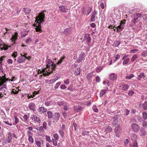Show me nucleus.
Wrapping results in <instances>:
<instances>
[{"label":"nucleus","mask_w":147,"mask_h":147,"mask_svg":"<svg viewBox=\"0 0 147 147\" xmlns=\"http://www.w3.org/2000/svg\"><path fill=\"white\" fill-rule=\"evenodd\" d=\"M44 11L45 12L46 11L40 12L38 15L35 18L36 21L34 25L36 27L35 29L37 32H42L40 24L45 21V15L44 13Z\"/></svg>","instance_id":"nucleus-1"},{"label":"nucleus","mask_w":147,"mask_h":147,"mask_svg":"<svg viewBox=\"0 0 147 147\" xmlns=\"http://www.w3.org/2000/svg\"><path fill=\"white\" fill-rule=\"evenodd\" d=\"M56 65L54 64V63L51 60L48 59L47 62V67L42 70L43 75L45 76L49 75L53 71L55 70Z\"/></svg>","instance_id":"nucleus-2"},{"label":"nucleus","mask_w":147,"mask_h":147,"mask_svg":"<svg viewBox=\"0 0 147 147\" xmlns=\"http://www.w3.org/2000/svg\"><path fill=\"white\" fill-rule=\"evenodd\" d=\"M131 128L135 132H137L139 131L140 127L137 124L133 123L131 125Z\"/></svg>","instance_id":"nucleus-3"},{"label":"nucleus","mask_w":147,"mask_h":147,"mask_svg":"<svg viewBox=\"0 0 147 147\" xmlns=\"http://www.w3.org/2000/svg\"><path fill=\"white\" fill-rule=\"evenodd\" d=\"M8 80V79L6 78L5 75L0 77V86L3 85L6 81Z\"/></svg>","instance_id":"nucleus-4"},{"label":"nucleus","mask_w":147,"mask_h":147,"mask_svg":"<svg viewBox=\"0 0 147 147\" xmlns=\"http://www.w3.org/2000/svg\"><path fill=\"white\" fill-rule=\"evenodd\" d=\"M142 16V15L140 13H136L134 15L133 22L135 24L136 22V20H138V18H140Z\"/></svg>","instance_id":"nucleus-5"},{"label":"nucleus","mask_w":147,"mask_h":147,"mask_svg":"<svg viewBox=\"0 0 147 147\" xmlns=\"http://www.w3.org/2000/svg\"><path fill=\"white\" fill-rule=\"evenodd\" d=\"M91 15L90 21L92 22H94L96 18H97V17L96 16V15H97V12L95 10L92 13Z\"/></svg>","instance_id":"nucleus-6"},{"label":"nucleus","mask_w":147,"mask_h":147,"mask_svg":"<svg viewBox=\"0 0 147 147\" xmlns=\"http://www.w3.org/2000/svg\"><path fill=\"white\" fill-rule=\"evenodd\" d=\"M85 57V53L84 52H82L80 54L78 58V63L81 62L82 60L84 59Z\"/></svg>","instance_id":"nucleus-7"},{"label":"nucleus","mask_w":147,"mask_h":147,"mask_svg":"<svg viewBox=\"0 0 147 147\" xmlns=\"http://www.w3.org/2000/svg\"><path fill=\"white\" fill-rule=\"evenodd\" d=\"M4 87H2L0 88V91L1 92V93H3L4 95H7V94L8 92L7 90V88L5 87L6 86V84L4 85Z\"/></svg>","instance_id":"nucleus-8"},{"label":"nucleus","mask_w":147,"mask_h":147,"mask_svg":"<svg viewBox=\"0 0 147 147\" xmlns=\"http://www.w3.org/2000/svg\"><path fill=\"white\" fill-rule=\"evenodd\" d=\"M32 120H34L35 122H37L39 124L41 123V121L40 119L38 117H37L36 115H32Z\"/></svg>","instance_id":"nucleus-9"},{"label":"nucleus","mask_w":147,"mask_h":147,"mask_svg":"<svg viewBox=\"0 0 147 147\" xmlns=\"http://www.w3.org/2000/svg\"><path fill=\"white\" fill-rule=\"evenodd\" d=\"M121 128L119 125L117 126L115 128V135L117 137H119V134L121 131Z\"/></svg>","instance_id":"nucleus-10"},{"label":"nucleus","mask_w":147,"mask_h":147,"mask_svg":"<svg viewBox=\"0 0 147 147\" xmlns=\"http://www.w3.org/2000/svg\"><path fill=\"white\" fill-rule=\"evenodd\" d=\"M119 88L120 89L123 90H126L128 89L129 86L127 84H122L119 85Z\"/></svg>","instance_id":"nucleus-11"},{"label":"nucleus","mask_w":147,"mask_h":147,"mask_svg":"<svg viewBox=\"0 0 147 147\" xmlns=\"http://www.w3.org/2000/svg\"><path fill=\"white\" fill-rule=\"evenodd\" d=\"M130 137L131 140L133 142H137L138 138L136 134L131 133L130 134Z\"/></svg>","instance_id":"nucleus-12"},{"label":"nucleus","mask_w":147,"mask_h":147,"mask_svg":"<svg viewBox=\"0 0 147 147\" xmlns=\"http://www.w3.org/2000/svg\"><path fill=\"white\" fill-rule=\"evenodd\" d=\"M3 43L0 44V49L1 50H7L8 49L9 47L3 42ZM9 47H10V46Z\"/></svg>","instance_id":"nucleus-13"},{"label":"nucleus","mask_w":147,"mask_h":147,"mask_svg":"<svg viewBox=\"0 0 147 147\" xmlns=\"http://www.w3.org/2000/svg\"><path fill=\"white\" fill-rule=\"evenodd\" d=\"M73 109L75 111L78 112L82 110V108L81 106L79 105H78L75 106L74 107Z\"/></svg>","instance_id":"nucleus-14"},{"label":"nucleus","mask_w":147,"mask_h":147,"mask_svg":"<svg viewBox=\"0 0 147 147\" xmlns=\"http://www.w3.org/2000/svg\"><path fill=\"white\" fill-rule=\"evenodd\" d=\"M54 119L55 121L57 122L59 119L60 115L58 113H54Z\"/></svg>","instance_id":"nucleus-15"},{"label":"nucleus","mask_w":147,"mask_h":147,"mask_svg":"<svg viewBox=\"0 0 147 147\" xmlns=\"http://www.w3.org/2000/svg\"><path fill=\"white\" fill-rule=\"evenodd\" d=\"M117 75L114 73L111 74L109 75V78L110 80H114L117 79Z\"/></svg>","instance_id":"nucleus-16"},{"label":"nucleus","mask_w":147,"mask_h":147,"mask_svg":"<svg viewBox=\"0 0 147 147\" xmlns=\"http://www.w3.org/2000/svg\"><path fill=\"white\" fill-rule=\"evenodd\" d=\"M12 134L11 132H9L8 134V136L6 139V141L8 142V143H10L11 142V140L12 138Z\"/></svg>","instance_id":"nucleus-17"},{"label":"nucleus","mask_w":147,"mask_h":147,"mask_svg":"<svg viewBox=\"0 0 147 147\" xmlns=\"http://www.w3.org/2000/svg\"><path fill=\"white\" fill-rule=\"evenodd\" d=\"M105 90H101L100 93V97L102 96L108 90V88L107 87H105Z\"/></svg>","instance_id":"nucleus-18"},{"label":"nucleus","mask_w":147,"mask_h":147,"mask_svg":"<svg viewBox=\"0 0 147 147\" xmlns=\"http://www.w3.org/2000/svg\"><path fill=\"white\" fill-rule=\"evenodd\" d=\"M18 33L17 32H15L14 34L12 35V36L11 38V40L12 42H15L16 40L18 38Z\"/></svg>","instance_id":"nucleus-19"},{"label":"nucleus","mask_w":147,"mask_h":147,"mask_svg":"<svg viewBox=\"0 0 147 147\" xmlns=\"http://www.w3.org/2000/svg\"><path fill=\"white\" fill-rule=\"evenodd\" d=\"M38 111L41 113H44L47 112V109L41 107L39 108Z\"/></svg>","instance_id":"nucleus-20"},{"label":"nucleus","mask_w":147,"mask_h":147,"mask_svg":"<svg viewBox=\"0 0 147 147\" xmlns=\"http://www.w3.org/2000/svg\"><path fill=\"white\" fill-rule=\"evenodd\" d=\"M59 10L62 12H66L67 9L64 6L61 5L59 7Z\"/></svg>","instance_id":"nucleus-21"},{"label":"nucleus","mask_w":147,"mask_h":147,"mask_svg":"<svg viewBox=\"0 0 147 147\" xmlns=\"http://www.w3.org/2000/svg\"><path fill=\"white\" fill-rule=\"evenodd\" d=\"M124 26L120 24L117 27L115 28V29L116 28L117 32H118L122 30L124 28Z\"/></svg>","instance_id":"nucleus-22"},{"label":"nucleus","mask_w":147,"mask_h":147,"mask_svg":"<svg viewBox=\"0 0 147 147\" xmlns=\"http://www.w3.org/2000/svg\"><path fill=\"white\" fill-rule=\"evenodd\" d=\"M146 75L143 72L141 73L137 77V78L138 80H141L142 77L143 78L145 77Z\"/></svg>","instance_id":"nucleus-23"},{"label":"nucleus","mask_w":147,"mask_h":147,"mask_svg":"<svg viewBox=\"0 0 147 147\" xmlns=\"http://www.w3.org/2000/svg\"><path fill=\"white\" fill-rule=\"evenodd\" d=\"M25 60V58L22 57L21 56H20L18 57L17 62L19 63H20L24 62Z\"/></svg>","instance_id":"nucleus-24"},{"label":"nucleus","mask_w":147,"mask_h":147,"mask_svg":"<svg viewBox=\"0 0 147 147\" xmlns=\"http://www.w3.org/2000/svg\"><path fill=\"white\" fill-rule=\"evenodd\" d=\"M118 118L117 117H114L113 118L112 124L114 127H115L116 125L118 124Z\"/></svg>","instance_id":"nucleus-25"},{"label":"nucleus","mask_w":147,"mask_h":147,"mask_svg":"<svg viewBox=\"0 0 147 147\" xmlns=\"http://www.w3.org/2000/svg\"><path fill=\"white\" fill-rule=\"evenodd\" d=\"M35 107V104L34 103H31L29 105V108L33 111L36 110Z\"/></svg>","instance_id":"nucleus-26"},{"label":"nucleus","mask_w":147,"mask_h":147,"mask_svg":"<svg viewBox=\"0 0 147 147\" xmlns=\"http://www.w3.org/2000/svg\"><path fill=\"white\" fill-rule=\"evenodd\" d=\"M71 28H66L64 30L63 33L66 34L70 33L71 32Z\"/></svg>","instance_id":"nucleus-27"},{"label":"nucleus","mask_w":147,"mask_h":147,"mask_svg":"<svg viewBox=\"0 0 147 147\" xmlns=\"http://www.w3.org/2000/svg\"><path fill=\"white\" fill-rule=\"evenodd\" d=\"M94 73V71H92L90 73H88L87 76V78L89 80L90 78L92 77V75H95V74H93Z\"/></svg>","instance_id":"nucleus-28"},{"label":"nucleus","mask_w":147,"mask_h":147,"mask_svg":"<svg viewBox=\"0 0 147 147\" xmlns=\"http://www.w3.org/2000/svg\"><path fill=\"white\" fill-rule=\"evenodd\" d=\"M129 147H138L137 142H134L132 144H130Z\"/></svg>","instance_id":"nucleus-29"},{"label":"nucleus","mask_w":147,"mask_h":147,"mask_svg":"<svg viewBox=\"0 0 147 147\" xmlns=\"http://www.w3.org/2000/svg\"><path fill=\"white\" fill-rule=\"evenodd\" d=\"M23 11L26 14L29 13L31 11V9L28 8H23Z\"/></svg>","instance_id":"nucleus-30"},{"label":"nucleus","mask_w":147,"mask_h":147,"mask_svg":"<svg viewBox=\"0 0 147 147\" xmlns=\"http://www.w3.org/2000/svg\"><path fill=\"white\" fill-rule=\"evenodd\" d=\"M58 132L61 138H63L64 135V132L63 130L62 129L60 130Z\"/></svg>","instance_id":"nucleus-31"},{"label":"nucleus","mask_w":147,"mask_h":147,"mask_svg":"<svg viewBox=\"0 0 147 147\" xmlns=\"http://www.w3.org/2000/svg\"><path fill=\"white\" fill-rule=\"evenodd\" d=\"M47 115L49 119H51L53 117V113L52 112L50 111H49L47 112Z\"/></svg>","instance_id":"nucleus-32"},{"label":"nucleus","mask_w":147,"mask_h":147,"mask_svg":"<svg viewBox=\"0 0 147 147\" xmlns=\"http://www.w3.org/2000/svg\"><path fill=\"white\" fill-rule=\"evenodd\" d=\"M65 57L64 56H63L61 57L60 59L58 61L57 63V65H59L65 59Z\"/></svg>","instance_id":"nucleus-33"},{"label":"nucleus","mask_w":147,"mask_h":147,"mask_svg":"<svg viewBox=\"0 0 147 147\" xmlns=\"http://www.w3.org/2000/svg\"><path fill=\"white\" fill-rule=\"evenodd\" d=\"M19 90V89H18L17 88H16V89H12L11 92L12 94H17L18 92V90Z\"/></svg>","instance_id":"nucleus-34"},{"label":"nucleus","mask_w":147,"mask_h":147,"mask_svg":"<svg viewBox=\"0 0 147 147\" xmlns=\"http://www.w3.org/2000/svg\"><path fill=\"white\" fill-rule=\"evenodd\" d=\"M129 60V58H126L124 60V61L123 62V65H125L127 64Z\"/></svg>","instance_id":"nucleus-35"},{"label":"nucleus","mask_w":147,"mask_h":147,"mask_svg":"<svg viewBox=\"0 0 147 147\" xmlns=\"http://www.w3.org/2000/svg\"><path fill=\"white\" fill-rule=\"evenodd\" d=\"M28 140L30 144H32L34 142V139L32 136H30L28 137Z\"/></svg>","instance_id":"nucleus-36"},{"label":"nucleus","mask_w":147,"mask_h":147,"mask_svg":"<svg viewBox=\"0 0 147 147\" xmlns=\"http://www.w3.org/2000/svg\"><path fill=\"white\" fill-rule=\"evenodd\" d=\"M142 117L144 120L147 119V113H146L145 112H144L143 113Z\"/></svg>","instance_id":"nucleus-37"},{"label":"nucleus","mask_w":147,"mask_h":147,"mask_svg":"<svg viewBox=\"0 0 147 147\" xmlns=\"http://www.w3.org/2000/svg\"><path fill=\"white\" fill-rule=\"evenodd\" d=\"M103 83L104 85H106L107 86H109L110 85V82L109 81L107 80L104 81Z\"/></svg>","instance_id":"nucleus-38"},{"label":"nucleus","mask_w":147,"mask_h":147,"mask_svg":"<svg viewBox=\"0 0 147 147\" xmlns=\"http://www.w3.org/2000/svg\"><path fill=\"white\" fill-rule=\"evenodd\" d=\"M53 137L56 140H58L59 139V136L57 133H55L53 134Z\"/></svg>","instance_id":"nucleus-39"},{"label":"nucleus","mask_w":147,"mask_h":147,"mask_svg":"<svg viewBox=\"0 0 147 147\" xmlns=\"http://www.w3.org/2000/svg\"><path fill=\"white\" fill-rule=\"evenodd\" d=\"M138 58V56L136 55H135L132 57L131 59V61L133 62L135 61V60L137 59Z\"/></svg>","instance_id":"nucleus-40"},{"label":"nucleus","mask_w":147,"mask_h":147,"mask_svg":"<svg viewBox=\"0 0 147 147\" xmlns=\"http://www.w3.org/2000/svg\"><path fill=\"white\" fill-rule=\"evenodd\" d=\"M134 75L133 74H130L129 75L127 76H126L125 78L128 80L130 79L131 78L134 77Z\"/></svg>","instance_id":"nucleus-41"},{"label":"nucleus","mask_w":147,"mask_h":147,"mask_svg":"<svg viewBox=\"0 0 147 147\" xmlns=\"http://www.w3.org/2000/svg\"><path fill=\"white\" fill-rule=\"evenodd\" d=\"M69 105H64L63 109L65 111L67 112V111L69 110Z\"/></svg>","instance_id":"nucleus-42"},{"label":"nucleus","mask_w":147,"mask_h":147,"mask_svg":"<svg viewBox=\"0 0 147 147\" xmlns=\"http://www.w3.org/2000/svg\"><path fill=\"white\" fill-rule=\"evenodd\" d=\"M92 8L90 7H88V9L86 10L87 12V15H88L92 11Z\"/></svg>","instance_id":"nucleus-43"},{"label":"nucleus","mask_w":147,"mask_h":147,"mask_svg":"<svg viewBox=\"0 0 147 147\" xmlns=\"http://www.w3.org/2000/svg\"><path fill=\"white\" fill-rule=\"evenodd\" d=\"M103 69V67L99 66L97 67L96 69V71L98 73L100 72Z\"/></svg>","instance_id":"nucleus-44"},{"label":"nucleus","mask_w":147,"mask_h":147,"mask_svg":"<svg viewBox=\"0 0 147 147\" xmlns=\"http://www.w3.org/2000/svg\"><path fill=\"white\" fill-rule=\"evenodd\" d=\"M42 127L45 129H47V123L46 121H44L43 122Z\"/></svg>","instance_id":"nucleus-45"},{"label":"nucleus","mask_w":147,"mask_h":147,"mask_svg":"<svg viewBox=\"0 0 147 147\" xmlns=\"http://www.w3.org/2000/svg\"><path fill=\"white\" fill-rule=\"evenodd\" d=\"M141 55L143 57H146L147 56V51H144L142 53Z\"/></svg>","instance_id":"nucleus-46"},{"label":"nucleus","mask_w":147,"mask_h":147,"mask_svg":"<svg viewBox=\"0 0 147 147\" xmlns=\"http://www.w3.org/2000/svg\"><path fill=\"white\" fill-rule=\"evenodd\" d=\"M92 109L95 112H97L98 111V109L96 105H94L92 107Z\"/></svg>","instance_id":"nucleus-47"},{"label":"nucleus","mask_w":147,"mask_h":147,"mask_svg":"<svg viewBox=\"0 0 147 147\" xmlns=\"http://www.w3.org/2000/svg\"><path fill=\"white\" fill-rule=\"evenodd\" d=\"M143 108L144 110H146L147 109V102H145L143 105Z\"/></svg>","instance_id":"nucleus-48"},{"label":"nucleus","mask_w":147,"mask_h":147,"mask_svg":"<svg viewBox=\"0 0 147 147\" xmlns=\"http://www.w3.org/2000/svg\"><path fill=\"white\" fill-rule=\"evenodd\" d=\"M35 144L38 147H41V143L40 142L37 140L36 141Z\"/></svg>","instance_id":"nucleus-49"},{"label":"nucleus","mask_w":147,"mask_h":147,"mask_svg":"<svg viewBox=\"0 0 147 147\" xmlns=\"http://www.w3.org/2000/svg\"><path fill=\"white\" fill-rule=\"evenodd\" d=\"M120 43V42L119 41H115L113 44L114 45L115 47H117Z\"/></svg>","instance_id":"nucleus-50"},{"label":"nucleus","mask_w":147,"mask_h":147,"mask_svg":"<svg viewBox=\"0 0 147 147\" xmlns=\"http://www.w3.org/2000/svg\"><path fill=\"white\" fill-rule=\"evenodd\" d=\"M35 129H36L37 131H42L44 130V128L42 127V126H41L39 127L38 128H35Z\"/></svg>","instance_id":"nucleus-51"},{"label":"nucleus","mask_w":147,"mask_h":147,"mask_svg":"<svg viewBox=\"0 0 147 147\" xmlns=\"http://www.w3.org/2000/svg\"><path fill=\"white\" fill-rule=\"evenodd\" d=\"M46 140L49 142H51V139L50 137L48 136H45Z\"/></svg>","instance_id":"nucleus-52"},{"label":"nucleus","mask_w":147,"mask_h":147,"mask_svg":"<svg viewBox=\"0 0 147 147\" xmlns=\"http://www.w3.org/2000/svg\"><path fill=\"white\" fill-rule=\"evenodd\" d=\"M60 84L61 83L60 82H58L55 84V86L54 87V88L55 89L58 88L59 86L60 85Z\"/></svg>","instance_id":"nucleus-53"},{"label":"nucleus","mask_w":147,"mask_h":147,"mask_svg":"<svg viewBox=\"0 0 147 147\" xmlns=\"http://www.w3.org/2000/svg\"><path fill=\"white\" fill-rule=\"evenodd\" d=\"M27 53L24 54V55H22V54H21V56L22 57H23L24 58H25V60L26 59H29V58H28L27 57H26Z\"/></svg>","instance_id":"nucleus-54"},{"label":"nucleus","mask_w":147,"mask_h":147,"mask_svg":"<svg viewBox=\"0 0 147 147\" xmlns=\"http://www.w3.org/2000/svg\"><path fill=\"white\" fill-rule=\"evenodd\" d=\"M86 9L85 8H82V11H81L82 13L84 15H85V14H86Z\"/></svg>","instance_id":"nucleus-55"},{"label":"nucleus","mask_w":147,"mask_h":147,"mask_svg":"<svg viewBox=\"0 0 147 147\" xmlns=\"http://www.w3.org/2000/svg\"><path fill=\"white\" fill-rule=\"evenodd\" d=\"M27 134L28 137L32 136V133L30 131L28 130L27 132Z\"/></svg>","instance_id":"nucleus-56"},{"label":"nucleus","mask_w":147,"mask_h":147,"mask_svg":"<svg viewBox=\"0 0 147 147\" xmlns=\"http://www.w3.org/2000/svg\"><path fill=\"white\" fill-rule=\"evenodd\" d=\"M138 50L137 49H134L131 50L130 51V53H135L137 52Z\"/></svg>","instance_id":"nucleus-57"},{"label":"nucleus","mask_w":147,"mask_h":147,"mask_svg":"<svg viewBox=\"0 0 147 147\" xmlns=\"http://www.w3.org/2000/svg\"><path fill=\"white\" fill-rule=\"evenodd\" d=\"M134 94V92L132 90H130L129 91L128 94L129 96H132Z\"/></svg>","instance_id":"nucleus-58"},{"label":"nucleus","mask_w":147,"mask_h":147,"mask_svg":"<svg viewBox=\"0 0 147 147\" xmlns=\"http://www.w3.org/2000/svg\"><path fill=\"white\" fill-rule=\"evenodd\" d=\"M126 21V20H122L120 22V24L122 25V26H124V25L125 24V22Z\"/></svg>","instance_id":"nucleus-59"},{"label":"nucleus","mask_w":147,"mask_h":147,"mask_svg":"<svg viewBox=\"0 0 147 147\" xmlns=\"http://www.w3.org/2000/svg\"><path fill=\"white\" fill-rule=\"evenodd\" d=\"M120 55H119L118 54L115 57V60H114V61H116L117 60L119 59L120 58Z\"/></svg>","instance_id":"nucleus-60"},{"label":"nucleus","mask_w":147,"mask_h":147,"mask_svg":"<svg viewBox=\"0 0 147 147\" xmlns=\"http://www.w3.org/2000/svg\"><path fill=\"white\" fill-rule=\"evenodd\" d=\"M15 124H18L19 122V120L17 118V116L15 117Z\"/></svg>","instance_id":"nucleus-61"},{"label":"nucleus","mask_w":147,"mask_h":147,"mask_svg":"<svg viewBox=\"0 0 147 147\" xmlns=\"http://www.w3.org/2000/svg\"><path fill=\"white\" fill-rule=\"evenodd\" d=\"M50 104V101H46L45 102V105L47 106H48Z\"/></svg>","instance_id":"nucleus-62"},{"label":"nucleus","mask_w":147,"mask_h":147,"mask_svg":"<svg viewBox=\"0 0 147 147\" xmlns=\"http://www.w3.org/2000/svg\"><path fill=\"white\" fill-rule=\"evenodd\" d=\"M95 80L96 82H99L100 81V77L98 76H97L95 78Z\"/></svg>","instance_id":"nucleus-63"},{"label":"nucleus","mask_w":147,"mask_h":147,"mask_svg":"<svg viewBox=\"0 0 147 147\" xmlns=\"http://www.w3.org/2000/svg\"><path fill=\"white\" fill-rule=\"evenodd\" d=\"M17 53L16 52H14L11 55V56L14 58H15L17 56Z\"/></svg>","instance_id":"nucleus-64"}]
</instances>
